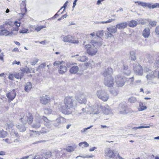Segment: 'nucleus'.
Here are the masks:
<instances>
[{"label": "nucleus", "instance_id": "nucleus-36", "mask_svg": "<svg viewBox=\"0 0 159 159\" xmlns=\"http://www.w3.org/2000/svg\"><path fill=\"white\" fill-rule=\"evenodd\" d=\"M147 107L146 106L143 105V104L142 102H140L139 103V108H138V110L139 111H141L146 110Z\"/></svg>", "mask_w": 159, "mask_h": 159}, {"label": "nucleus", "instance_id": "nucleus-31", "mask_svg": "<svg viewBox=\"0 0 159 159\" xmlns=\"http://www.w3.org/2000/svg\"><path fill=\"white\" fill-rule=\"evenodd\" d=\"M137 24V22L133 20L129 21L128 23V25L129 27H134L136 26Z\"/></svg>", "mask_w": 159, "mask_h": 159}, {"label": "nucleus", "instance_id": "nucleus-9", "mask_svg": "<svg viewBox=\"0 0 159 159\" xmlns=\"http://www.w3.org/2000/svg\"><path fill=\"white\" fill-rule=\"evenodd\" d=\"M133 68L134 73L137 75H142L143 70L142 66L138 63L133 64Z\"/></svg>", "mask_w": 159, "mask_h": 159}, {"label": "nucleus", "instance_id": "nucleus-21", "mask_svg": "<svg viewBox=\"0 0 159 159\" xmlns=\"http://www.w3.org/2000/svg\"><path fill=\"white\" fill-rule=\"evenodd\" d=\"M112 72V69L111 68H108L106 69L103 75L105 78L109 77V76H112L111 74Z\"/></svg>", "mask_w": 159, "mask_h": 159}, {"label": "nucleus", "instance_id": "nucleus-26", "mask_svg": "<svg viewBox=\"0 0 159 159\" xmlns=\"http://www.w3.org/2000/svg\"><path fill=\"white\" fill-rule=\"evenodd\" d=\"M79 70V68L77 66H74L71 67L69 70L71 74H75L77 73Z\"/></svg>", "mask_w": 159, "mask_h": 159}, {"label": "nucleus", "instance_id": "nucleus-61", "mask_svg": "<svg viewBox=\"0 0 159 159\" xmlns=\"http://www.w3.org/2000/svg\"><path fill=\"white\" fill-rule=\"evenodd\" d=\"M155 31L156 34H159V26H158L156 27Z\"/></svg>", "mask_w": 159, "mask_h": 159}, {"label": "nucleus", "instance_id": "nucleus-56", "mask_svg": "<svg viewBox=\"0 0 159 159\" xmlns=\"http://www.w3.org/2000/svg\"><path fill=\"white\" fill-rule=\"evenodd\" d=\"M3 141L8 143L10 144L12 143L11 140L9 139H3Z\"/></svg>", "mask_w": 159, "mask_h": 159}, {"label": "nucleus", "instance_id": "nucleus-24", "mask_svg": "<svg viewBox=\"0 0 159 159\" xmlns=\"http://www.w3.org/2000/svg\"><path fill=\"white\" fill-rule=\"evenodd\" d=\"M123 72L124 75L129 76L130 74L131 71L127 65H124Z\"/></svg>", "mask_w": 159, "mask_h": 159}, {"label": "nucleus", "instance_id": "nucleus-12", "mask_svg": "<svg viewBox=\"0 0 159 159\" xmlns=\"http://www.w3.org/2000/svg\"><path fill=\"white\" fill-rule=\"evenodd\" d=\"M104 84L105 86L110 87H112L114 84V78L112 76H109V77L105 78Z\"/></svg>", "mask_w": 159, "mask_h": 159}, {"label": "nucleus", "instance_id": "nucleus-16", "mask_svg": "<svg viewBox=\"0 0 159 159\" xmlns=\"http://www.w3.org/2000/svg\"><path fill=\"white\" fill-rule=\"evenodd\" d=\"M120 113L121 114H126L129 113H131V109L128 108L127 106L123 105L119 108Z\"/></svg>", "mask_w": 159, "mask_h": 159}, {"label": "nucleus", "instance_id": "nucleus-51", "mask_svg": "<svg viewBox=\"0 0 159 159\" xmlns=\"http://www.w3.org/2000/svg\"><path fill=\"white\" fill-rule=\"evenodd\" d=\"M39 59L37 58L33 59L32 61L31 62V64L32 65H34L38 61Z\"/></svg>", "mask_w": 159, "mask_h": 159}, {"label": "nucleus", "instance_id": "nucleus-25", "mask_svg": "<svg viewBox=\"0 0 159 159\" xmlns=\"http://www.w3.org/2000/svg\"><path fill=\"white\" fill-rule=\"evenodd\" d=\"M127 25L128 23L127 22H123L118 24L116 26L117 29L122 30L126 28Z\"/></svg>", "mask_w": 159, "mask_h": 159}, {"label": "nucleus", "instance_id": "nucleus-55", "mask_svg": "<svg viewBox=\"0 0 159 159\" xmlns=\"http://www.w3.org/2000/svg\"><path fill=\"white\" fill-rule=\"evenodd\" d=\"M93 126V125H91V126H90L88 127L87 128H84L81 131L82 132H84V133L86 132L88 129H90Z\"/></svg>", "mask_w": 159, "mask_h": 159}, {"label": "nucleus", "instance_id": "nucleus-13", "mask_svg": "<svg viewBox=\"0 0 159 159\" xmlns=\"http://www.w3.org/2000/svg\"><path fill=\"white\" fill-rule=\"evenodd\" d=\"M105 156L109 158L114 157L115 156V151L111 150L110 148H107L105 149Z\"/></svg>", "mask_w": 159, "mask_h": 159}, {"label": "nucleus", "instance_id": "nucleus-2", "mask_svg": "<svg viewBox=\"0 0 159 159\" xmlns=\"http://www.w3.org/2000/svg\"><path fill=\"white\" fill-rule=\"evenodd\" d=\"M43 121H44V125L48 128H50L52 122L48 120L44 116H40L37 114L35 115L33 124L31 125L32 127L34 128H39Z\"/></svg>", "mask_w": 159, "mask_h": 159}, {"label": "nucleus", "instance_id": "nucleus-18", "mask_svg": "<svg viewBox=\"0 0 159 159\" xmlns=\"http://www.w3.org/2000/svg\"><path fill=\"white\" fill-rule=\"evenodd\" d=\"M101 109L104 114L106 115H110L112 114V111L109 107H101Z\"/></svg>", "mask_w": 159, "mask_h": 159}, {"label": "nucleus", "instance_id": "nucleus-58", "mask_svg": "<svg viewBox=\"0 0 159 159\" xmlns=\"http://www.w3.org/2000/svg\"><path fill=\"white\" fill-rule=\"evenodd\" d=\"M20 23L19 21H16L14 22V25L16 27V28L19 27L20 25Z\"/></svg>", "mask_w": 159, "mask_h": 159}, {"label": "nucleus", "instance_id": "nucleus-45", "mask_svg": "<svg viewBox=\"0 0 159 159\" xmlns=\"http://www.w3.org/2000/svg\"><path fill=\"white\" fill-rule=\"evenodd\" d=\"M46 28V26L43 25L38 26L35 27V29L36 31L39 32L42 29Z\"/></svg>", "mask_w": 159, "mask_h": 159}, {"label": "nucleus", "instance_id": "nucleus-49", "mask_svg": "<svg viewBox=\"0 0 159 159\" xmlns=\"http://www.w3.org/2000/svg\"><path fill=\"white\" fill-rule=\"evenodd\" d=\"M149 24L152 27H154L157 25V22L155 21H149Z\"/></svg>", "mask_w": 159, "mask_h": 159}, {"label": "nucleus", "instance_id": "nucleus-29", "mask_svg": "<svg viewBox=\"0 0 159 159\" xmlns=\"http://www.w3.org/2000/svg\"><path fill=\"white\" fill-rule=\"evenodd\" d=\"M32 87V84L30 82H28L26 83L25 85V90L27 92L29 91Z\"/></svg>", "mask_w": 159, "mask_h": 159}, {"label": "nucleus", "instance_id": "nucleus-37", "mask_svg": "<svg viewBox=\"0 0 159 159\" xmlns=\"http://www.w3.org/2000/svg\"><path fill=\"white\" fill-rule=\"evenodd\" d=\"M43 156L45 159H48L52 156V153L50 151L47 152L43 154Z\"/></svg>", "mask_w": 159, "mask_h": 159}, {"label": "nucleus", "instance_id": "nucleus-19", "mask_svg": "<svg viewBox=\"0 0 159 159\" xmlns=\"http://www.w3.org/2000/svg\"><path fill=\"white\" fill-rule=\"evenodd\" d=\"M41 102L43 104H46L48 103L50 100V98L47 95L42 96L40 97Z\"/></svg>", "mask_w": 159, "mask_h": 159}, {"label": "nucleus", "instance_id": "nucleus-28", "mask_svg": "<svg viewBox=\"0 0 159 159\" xmlns=\"http://www.w3.org/2000/svg\"><path fill=\"white\" fill-rule=\"evenodd\" d=\"M10 34V32H9L8 30L5 29L4 28L1 31H0V36H8Z\"/></svg>", "mask_w": 159, "mask_h": 159}, {"label": "nucleus", "instance_id": "nucleus-44", "mask_svg": "<svg viewBox=\"0 0 159 159\" xmlns=\"http://www.w3.org/2000/svg\"><path fill=\"white\" fill-rule=\"evenodd\" d=\"M135 3H138L139 5L142 6L143 7H145L147 6V4L145 2H142L140 1L135 2Z\"/></svg>", "mask_w": 159, "mask_h": 159}, {"label": "nucleus", "instance_id": "nucleus-30", "mask_svg": "<svg viewBox=\"0 0 159 159\" xmlns=\"http://www.w3.org/2000/svg\"><path fill=\"white\" fill-rule=\"evenodd\" d=\"M16 127L20 132H24L26 130V129L24 125L22 124H16Z\"/></svg>", "mask_w": 159, "mask_h": 159}, {"label": "nucleus", "instance_id": "nucleus-48", "mask_svg": "<svg viewBox=\"0 0 159 159\" xmlns=\"http://www.w3.org/2000/svg\"><path fill=\"white\" fill-rule=\"evenodd\" d=\"M128 81L130 82V84L132 85H134V77L129 78L128 79Z\"/></svg>", "mask_w": 159, "mask_h": 159}, {"label": "nucleus", "instance_id": "nucleus-23", "mask_svg": "<svg viewBox=\"0 0 159 159\" xmlns=\"http://www.w3.org/2000/svg\"><path fill=\"white\" fill-rule=\"evenodd\" d=\"M150 34V30L148 28H145L142 32V35L145 38H148Z\"/></svg>", "mask_w": 159, "mask_h": 159}, {"label": "nucleus", "instance_id": "nucleus-33", "mask_svg": "<svg viewBox=\"0 0 159 159\" xmlns=\"http://www.w3.org/2000/svg\"><path fill=\"white\" fill-rule=\"evenodd\" d=\"M65 64V62L63 61H57L54 62L53 65L54 66H57L59 67L60 65Z\"/></svg>", "mask_w": 159, "mask_h": 159}, {"label": "nucleus", "instance_id": "nucleus-38", "mask_svg": "<svg viewBox=\"0 0 159 159\" xmlns=\"http://www.w3.org/2000/svg\"><path fill=\"white\" fill-rule=\"evenodd\" d=\"M76 147H74L72 146H69L67 147L66 148V150L68 152H71L75 150Z\"/></svg>", "mask_w": 159, "mask_h": 159}, {"label": "nucleus", "instance_id": "nucleus-7", "mask_svg": "<svg viewBox=\"0 0 159 159\" xmlns=\"http://www.w3.org/2000/svg\"><path fill=\"white\" fill-rule=\"evenodd\" d=\"M84 47L86 49L87 53L90 55H94L97 52L98 50L97 48L94 47L93 45L92 46L89 44H88L84 45Z\"/></svg>", "mask_w": 159, "mask_h": 159}, {"label": "nucleus", "instance_id": "nucleus-35", "mask_svg": "<svg viewBox=\"0 0 159 159\" xmlns=\"http://www.w3.org/2000/svg\"><path fill=\"white\" fill-rule=\"evenodd\" d=\"M96 34L97 37L102 38L104 35V32L103 30H98L96 32Z\"/></svg>", "mask_w": 159, "mask_h": 159}, {"label": "nucleus", "instance_id": "nucleus-32", "mask_svg": "<svg viewBox=\"0 0 159 159\" xmlns=\"http://www.w3.org/2000/svg\"><path fill=\"white\" fill-rule=\"evenodd\" d=\"M79 146L80 147H82V148H84L89 147V144L87 142L84 141L80 143L79 144Z\"/></svg>", "mask_w": 159, "mask_h": 159}, {"label": "nucleus", "instance_id": "nucleus-46", "mask_svg": "<svg viewBox=\"0 0 159 159\" xmlns=\"http://www.w3.org/2000/svg\"><path fill=\"white\" fill-rule=\"evenodd\" d=\"M7 129H11L13 126V124L11 122H9L7 124Z\"/></svg>", "mask_w": 159, "mask_h": 159}, {"label": "nucleus", "instance_id": "nucleus-47", "mask_svg": "<svg viewBox=\"0 0 159 159\" xmlns=\"http://www.w3.org/2000/svg\"><path fill=\"white\" fill-rule=\"evenodd\" d=\"M111 93L113 96H117L118 94V91L115 89L112 90L110 91Z\"/></svg>", "mask_w": 159, "mask_h": 159}, {"label": "nucleus", "instance_id": "nucleus-43", "mask_svg": "<svg viewBox=\"0 0 159 159\" xmlns=\"http://www.w3.org/2000/svg\"><path fill=\"white\" fill-rule=\"evenodd\" d=\"M20 7L21 9H24L25 11H27V9L26 7V5L25 1H22L20 4Z\"/></svg>", "mask_w": 159, "mask_h": 159}, {"label": "nucleus", "instance_id": "nucleus-50", "mask_svg": "<svg viewBox=\"0 0 159 159\" xmlns=\"http://www.w3.org/2000/svg\"><path fill=\"white\" fill-rule=\"evenodd\" d=\"M52 111L51 109L48 108L45 109L44 111L45 113L46 114H50L52 113Z\"/></svg>", "mask_w": 159, "mask_h": 159}, {"label": "nucleus", "instance_id": "nucleus-53", "mask_svg": "<svg viewBox=\"0 0 159 159\" xmlns=\"http://www.w3.org/2000/svg\"><path fill=\"white\" fill-rule=\"evenodd\" d=\"M150 127V126H140L134 127L133 128V129H140L149 128Z\"/></svg>", "mask_w": 159, "mask_h": 159}, {"label": "nucleus", "instance_id": "nucleus-42", "mask_svg": "<svg viewBox=\"0 0 159 159\" xmlns=\"http://www.w3.org/2000/svg\"><path fill=\"white\" fill-rule=\"evenodd\" d=\"M128 101L131 103H133L135 102L137 99L135 97L132 96L129 98Z\"/></svg>", "mask_w": 159, "mask_h": 159}, {"label": "nucleus", "instance_id": "nucleus-14", "mask_svg": "<svg viewBox=\"0 0 159 159\" xmlns=\"http://www.w3.org/2000/svg\"><path fill=\"white\" fill-rule=\"evenodd\" d=\"M76 99L77 101L80 104H85L87 102L86 95L83 93L78 95L77 96Z\"/></svg>", "mask_w": 159, "mask_h": 159}, {"label": "nucleus", "instance_id": "nucleus-10", "mask_svg": "<svg viewBox=\"0 0 159 159\" xmlns=\"http://www.w3.org/2000/svg\"><path fill=\"white\" fill-rule=\"evenodd\" d=\"M63 35L61 36V38L62 39V41L64 42H70L73 43H77L79 41L75 39H74V37L70 35H68L63 37Z\"/></svg>", "mask_w": 159, "mask_h": 159}, {"label": "nucleus", "instance_id": "nucleus-62", "mask_svg": "<svg viewBox=\"0 0 159 159\" xmlns=\"http://www.w3.org/2000/svg\"><path fill=\"white\" fill-rule=\"evenodd\" d=\"M154 66L155 67H159V60H157L155 63Z\"/></svg>", "mask_w": 159, "mask_h": 159}, {"label": "nucleus", "instance_id": "nucleus-34", "mask_svg": "<svg viewBox=\"0 0 159 159\" xmlns=\"http://www.w3.org/2000/svg\"><path fill=\"white\" fill-rule=\"evenodd\" d=\"M24 75V73L22 72H20L14 75V77L17 79H20L22 78Z\"/></svg>", "mask_w": 159, "mask_h": 159}, {"label": "nucleus", "instance_id": "nucleus-60", "mask_svg": "<svg viewBox=\"0 0 159 159\" xmlns=\"http://www.w3.org/2000/svg\"><path fill=\"white\" fill-rule=\"evenodd\" d=\"M34 159H43L42 156L37 155L35 156Z\"/></svg>", "mask_w": 159, "mask_h": 159}, {"label": "nucleus", "instance_id": "nucleus-4", "mask_svg": "<svg viewBox=\"0 0 159 159\" xmlns=\"http://www.w3.org/2000/svg\"><path fill=\"white\" fill-rule=\"evenodd\" d=\"M96 95L98 98L103 102H107L109 98V94L103 90H98L96 93Z\"/></svg>", "mask_w": 159, "mask_h": 159}, {"label": "nucleus", "instance_id": "nucleus-39", "mask_svg": "<svg viewBox=\"0 0 159 159\" xmlns=\"http://www.w3.org/2000/svg\"><path fill=\"white\" fill-rule=\"evenodd\" d=\"M19 29L17 28H13L11 30V31L10 32L11 34H17L18 33V31Z\"/></svg>", "mask_w": 159, "mask_h": 159}, {"label": "nucleus", "instance_id": "nucleus-8", "mask_svg": "<svg viewBox=\"0 0 159 159\" xmlns=\"http://www.w3.org/2000/svg\"><path fill=\"white\" fill-rule=\"evenodd\" d=\"M33 119L31 114L28 113L24 115L19 120L23 124H25L27 122L29 124H31L33 121Z\"/></svg>", "mask_w": 159, "mask_h": 159}, {"label": "nucleus", "instance_id": "nucleus-17", "mask_svg": "<svg viewBox=\"0 0 159 159\" xmlns=\"http://www.w3.org/2000/svg\"><path fill=\"white\" fill-rule=\"evenodd\" d=\"M72 57H74L75 59L78 61L81 62H85L88 60V57L85 56H80L79 54L72 56Z\"/></svg>", "mask_w": 159, "mask_h": 159}, {"label": "nucleus", "instance_id": "nucleus-52", "mask_svg": "<svg viewBox=\"0 0 159 159\" xmlns=\"http://www.w3.org/2000/svg\"><path fill=\"white\" fill-rule=\"evenodd\" d=\"M146 20L145 19H140L139 20H138V21L140 24L144 25L146 23Z\"/></svg>", "mask_w": 159, "mask_h": 159}, {"label": "nucleus", "instance_id": "nucleus-27", "mask_svg": "<svg viewBox=\"0 0 159 159\" xmlns=\"http://www.w3.org/2000/svg\"><path fill=\"white\" fill-rule=\"evenodd\" d=\"M91 43L96 48L100 47L102 45V43L101 41L97 42L94 40H92L91 41Z\"/></svg>", "mask_w": 159, "mask_h": 159}, {"label": "nucleus", "instance_id": "nucleus-40", "mask_svg": "<svg viewBox=\"0 0 159 159\" xmlns=\"http://www.w3.org/2000/svg\"><path fill=\"white\" fill-rule=\"evenodd\" d=\"M7 134V132L3 130H0V138L5 137Z\"/></svg>", "mask_w": 159, "mask_h": 159}, {"label": "nucleus", "instance_id": "nucleus-64", "mask_svg": "<svg viewBox=\"0 0 159 159\" xmlns=\"http://www.w3.org/2000/svg\"><path fill=\"white\" fill-rule=\"evenodd\" d=\"M116 159H125V158L121 157L119 155V153H118L117 155V156L116 157Z\"/></svg>", "mask_w": 159, "mask_h": 159}, {"label": "nucleus", "instance_id": "nucleus-63", "mask_svg": "<svg viewBox=\"0 0 159 159\" xmlns=\"http://www.w3.org/2000/svg\"><path fill=\"white\" fill-rule=\"evenodd\" d=\"M141 82V80H138L134 82V85H136L137 84H139Z\"/></svg>", "mask_w": 159, "mask_h": 159}, {"label": "nucleus", "instance_id": "nucleus-54", "mask_svg": "<svg viewBox=\"0 0 159 159\" xmlns=\"http://www.w3.org/2000/svg\"><path fill=\"white\" fill-rule=\"evenodd\" d=\"M28 29H24L20 30L19 31V33L22 34H25L28 33Z\"/></svg>", "mask_w": 159, "mask_h": 159}, {"label": "nucleus", "instance_id": "nucleus-41", "mask_svg": "<svg viewBox=\"0 0 159 159\" xmlns=\"http://www.w3.org/2000/svg\"><path fill=\"white\" fill-rule=\"evenodd\" d=\"M130 57L131 60L134 61L136 59L135 55V53L133 51H131L130 52Z\"/></svg>", "mask_w": 159, "mask_h": 159}, {"label": "nucleus", "instance_id": "nucleus-22", "mask_svg": "<svg viewBox=\"0 0 159 159\" xmlns=\"http://www.w3.org/2000/svg\"><path fill=\"white\" fill-rule=\"evenodd\" d=\"M16 94L14 89L12 90L11 92L6 94L7 98L11 100H12L16 96Z\"/></svg>", "mask_w": 159, "mask_h": 159}, {"label": "nucleus", "instance_id": "nucleus-57", "mask_svg": "<svg viewBox=\"0 0 159 159\" xmlns=\"http://www.w3.org/2000/svg\"><path fill=\"white\" fill-rule=\"evenodd\" d=\"M79 157H82L83 158H92V157H93V155H91V156H77L76 157V158L77 159H78V158Z\"/></svg>", "mask_w": 159, "mask_h": 159}, {"label": "nucleus", "instance_id": "nucleus-5", "mask_svg": "<svg viewBox=\"0 0 159 159\" xmlns=\"http://www.w3.org/2000/svg\"><path fill=\"white\" fill-rule=\"evenodd\" d=\"M144 72L147 73L146 78L148 81H150L153 78L157 77V75L156 71H152L148 68L145 67L144 69Z\"/></svg>", "mask_w": 159, "mask_h": 159}, {"label": "nucleus", "instance_id": "nucleus-1", "mask_svg": "<svg viewBox=\"0 0 159 159\" xmlns=\"http://www.w3.org/2000/svg\"><path fill=\"white\" fill-rule=\"evenodd\" d=\"M64 102L65 106L62 104L59 105V109L64 114H71L73 111V107L76 105V100L72 96H69L65 98Z\"/></svg>", "mask_w": 159, "mask_h": 159}, {"label": "nucleus", "instance_id": "nucleus-3", "mask_svg": "<svg viewBox=\"0 0 159 159\" xmlns=\"http://www.w3.org/2000/svg\"><path fill=\"white\" fill-rule=\"evenodd\" d=\"M101 107L98 104H95L91 106H89L86 110L85 109L82 108L80 111H79L78 113L81 115L83 113H87L96 115L99 114L101 111L100 109Z\"/></svg>", "mask_w": 159, "mask_h": 159}, {"label": "nucleus", "instance_id": "nucleus-20", "mask_svg": "<svg viewBox=\"0 0 159 159\" xmlns=\"http://www.w3.org/2000/svg\"><path fill=\"white\" fill-rule=\"evenodd\" d=\"M67 70V68L66 66L64 65H62L60 66L58 68V73L61 75H63L65 73Z\"/></svg>", "mask_w": 159, "mask_h": 159}, {"label": "nucleus", "instance_id": "nucleus-6", "mask_svg": "<svg viewBox=\"0 0 159 159\" xmlns=\"http://www.w3.org/2000/svg\"><path fill=\"white\" fill-rule=\"evenodd\" d=\"M115 82L119 87H122L124 85L126 81L125 77L120 75H118L115 77Z\"/></svg>", "mask_w": 159, "mask_h": 159}, {"label": "nucleus", "instance_id": "nucleus-15", "mask_svg": "<svg viewBox=\"0 0 159 159\" xmlns=\"http://www.w3.org/2000/svg\"><path fill=\"white\" fill-rule=\"evenodd\" d=\"M66 119L64 117L61 116H59L56 119L55 121V122L51 121L52 124H51V127L52 124H53L55 126H58L60 124L65 123L66 122Z\"/></svg>", "mask_w": 159, "mask_h": 159}, {"label": "nucleus", "instance_id": "nucleus-11", "mask_svg": "<svg viewBox=\"0 0 159 159\" xmlns=\"http://www.w3.org/2000/svg\"><path fill=\"white\" fill-rule=\"evenodd\" d=\"M107 31L105 33L106 35L107 38L113 36L112 33L117 32V28L116 26H111L107 28Z\"/></svg>", "mask_w": 159, "mask_h": 159}, {"label": "nucleus", "instance_id": "nucleus-59", "mask_svg": "<svg viewBox=\"0 0 159 159\" xmlns=\"http://www.w3.org/2000/svg\"><path fill=\"white\" fill-rule=\"evenodd\" d=\"M46 64L45 63H42L39 65V68L40 69L44 68L46 66Z\"/></svg>", "mask_w": 159, "mask_h": 159}]
</instances>
